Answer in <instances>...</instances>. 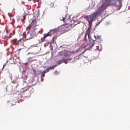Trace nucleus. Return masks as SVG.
I'll use <instances>...</instances> for the list:
<instances>
[{"label":"nucleus","mask_w":130,"mask_h":130,"mask_svg":"<svg viewBox=\"0 0 130 130\" xmlns=\"http://www.w3.org/2000/svg\"><path fill=\"white\" fill-rule=\"evenodd\" d=\"M59 55L63 56V58L62 60H59L58 62V64L59 65L62 63L65 62V61L70 60L72 59V58H70L71 56L70 54L64 51H62L59 53Z\"/></svg>","instance_id":"1"},{"label":"nucleus","mask_w":130,"mask_h":130,"mask_svg":"<svg viewBox=\"0 0 130 130\" xmlns=\"http://www.w3.org/2000/svg\"><path fill=\"white\" fill-rule=\"evenodd\" d=\"M28 62H27V63H25V65H27V64H28Z\"/></svg>","instance_id":"29"},{"label":"nucleus","mask_w":130,"mask_h":130,"mask_svg":"<svg viewBox=\"0 0 130 130\" xmlns=\"http://www.w3.org/2000/svg\"><path fill=\"white\" fill-rule=\"evenodd\" d=\"M31 0H29V1H31Z\"/></svg>","instance_id":"33"},{"label":"nucleus","mask_w":130,"mask_h":130,"mask_svg":"<svg viewBox=\"0 0 130 130\" xmlns=\"http://www.w3.org/2000/svg\"><path fill=\"white\" fill-rule=\"evenodd\" d=\"M116 5L117 6V5L116 4Z\"/></svg>","instance_id":"32"},{"label":"nucleus","mask_w":130,"mask_h":130,"mask_svg":"<svg viewBox=\"0 0 130 130\" xmlns=\"http://www.w3.org/2000/svg\"><path fill=\"white\" fill-rule=\"evenodd\" d=\"M45 72H44V71H43L41 73V76L44 77L45 76Z\"/></svg>","instance_id":"12"},{"label":"nucleus","mask_w":130,"mask_h":130,"mask_svg":"<svg viewBox=\"0 0 130 130\" xmlns=\"http://www.w3.org/2000/svg\"><path fill=\"white\" fill-rule=\"evenodd\" d=\"M36 33L34 30L30 31L25 34V38L26 40H28L32 38L34 36L36 35Z\"/></svg>","instance_id":"5"},{"label":"nucleus","mask_w":130,"mask_h":130,"mask_svg":"<svg viewBox=\"0 0 130 130\" xmlns=\"http://www.w3.org/2000/svg\"><path fill=\"white\" fill-rule=\"evenodd\" d=\"M75 58H76V57H74V59H75Z\"/></svg>","instance_id":"31"},{"label":"nucleus","mask_w":130,"mask_h":130,"mask_svg":"<svg viewBox=\"0 0 130 130\" xmlns=\"http://www.w3.org/2000/svg\"><path fill=\"white\" fill-rule=\"evenodd\" d=\"M56 66H53L51 67L48 68V69H53Z\"/></svg>","instance_id":"18"},{"label":"nucleus","mask_w":130,"mask_h":130,"mask_svg":"<svg viewBox=\"0 0 130 130\" xmlns=\"http://www.w3.org/2000/svg\"><path fill=\"white\" fill-rule=\"evenodd\" d=\"M65 18H62V17H60V20H61V21L63 20V21H64V20Z\"/></svg>","instance_id":"17"},{"label":"nucleus","mask_w":130,"mask_h":130,"mask_svg":"<svg viewBox=\"0 0 130 130\" xmlns=\"http://www.w3.org/2000/svg\"><path fill=\"white\" fill-rule=\"evenodd\" d=\"M12 35V34L11 33L10 34V36L9 37H8V38H10V37H11V35Z\"/></svg>","instance_id":"22"},{"label":"nucleus","mask_w":130,"mask_h":130,"mask_svg":"<svg viewBox=\"0 0 130 130\" xmlns=\"http://www.w3.org/2000/svg\"><path fill=\"white\" fill-rule=\"evenodd\" d=\"M108 5V4L106 2H103L101 3L97 11L95 13L98 15L102 12Z\"/></svg>","instance_id":"2"},{"label":"nucleus","mask_w":130,"mask_h":130,"mask_svg":"<svg viewBox=\"0 0 130 130\" xmlns=\"http://www.w3.org/2000/svg\"><path fill=\"white\" fill-rule=\"evenodd\" d=\"M12 35V34L11 33L10 34V36L9 37H8V38H10V37H11V35Z\"/></svg>","instance_id":"21"},{"label":"nucleus","mask_w":130,"mask_h":130,"mask_svg":"<svg viewBox=\"0 0 130 130\" xmlns=\"http://www.w3.org/2000/svg\"><path fill=\"white\" fill-rule=\"evenodd\" d=\"M1 73H0V79H1Z\"/></svg>","instance_id":"30"},{"label":"nucleus","mask_w":130,"mask_h":130,"mask_svg":"<svg viewBox=\"0 0 130 130\" xmlns=\"http://www.w3.org/2000/svg\"><path fill=\"white\" fill-rule=\"evenodd\" d=\"M49 44V43H46L44 44V46L45 47L46 46H48Z\"/></svg>","instance_id":"14"},{"label":"nucleus","mask_w":130,"mask_h":130,"mask_svg":"<svg viewBox=\"0 0 130 130\" xmlns=\"http://www.w3.org/2000/svg\"><path fill=\"white\" fill-rule=\"evenodd\" d=\"M26 14H25L24 16H23V18H24V19H25V18H26Z\"/></svg>","instance_id":"26"},{"label":"nucleus","mask_w":130,"mask_h":130,"mask_svg":"<svg viewBox=\"0 0 130 130\" xmlns=\"http://www.w3.org/2000/svg\"><path fill=\"white\" fill-rule=\"evenodd\" d=\"M56 31V29H51L49 32L47 33L44 34V36L41 39V40L42 42L45 41V38L48 36H51L53 35Z\"/></svg>","instance_id":"4"},{"label":"nucleus","mask_w":130,"mask_h":130,"mask_svg":"<svg viewBox=\"0 0 130 130\" xmlns=\"http://www.w3.org/2000/svg\"><path fill=\"white\" fill-rule=\"evenodd\" d=\"M97 15L94 12L89 15L86 16V18L89 22V27L88 29H91L92 25V21L95 19V17Z\"/></svg>","instance_id":"3"},{"label":"nucleus","mask_w":130,"mask_h":130,"mask_svg":"<svg viewBox=\"0 0 130 130\" xmlns=\"http://www.w3.org/2000/svg\"><path fill=\"white\" fill-rule=\"evenodd\" d=\"M63 28H64V29H65V28H66V27H65V26H63Z\"/></svg>","instance_id":"28"},{"label":"nucleus","mask_w":130,"mask_h":130,"mask_svg":"<svg viewBox=\"0 0 130 130\" xmlns=\"http://www.w3.org/2000/svg\"><path fill=\"white\" fill-rule=\"evenodd\" d=\"M21 39H20L19 41H17V40L16 39L12 40V41L14 42L13 44L16 45L20 44V43L21 42Z\"/></svg>","instance_id":"10"},{"label":"nucleus","mask_w":130,"mask_h":130,"mask_svg":"<svg viewBox=\"0 0 130 130\" xmlns=\"http://www.w3.org/2000/svg\"><path fill=\"white\" fill-rule=\"evenodd\" d=\"M37 22V21L36 19H34L32 20L31 22L29 24L28 26L29 28H30L32 27H33L35 29V28L36 27V26L38 25L36 24V23Z\"/></svg>","instance_id":"6"},{"label":"nucleus","mask_w":130,"mask_h":130,"mask_svg":"<svg viewBox=\"0 0 130 130\" xmlns=\"http://www.w3.org/2000/svg\"><path fill=\"white\" fill-rule=\"evenodd\" d=\"M85 52V51H84L80 55H82L83 54H84Z\"/></svg>","instance_id":"27"},{"label":"nucleus","mask_w":130,"mask_h":130,"mask_svg":"<svg viewBox=\"0 0 130 130\" xmlns=\"http://www.w3.org/2000/svg\"><path fill=\"white\" fill-rule=\"evenodd\" d=\"M94 37L95 38L94 39L92 40L93 41V43L92 44V45L91 46H90V48L94 46V44H95L94 41H95L96 40H99L100 41V40L101 39V36H98L97 37L96 36L94 35Z\"/></svg>","instance_id":"8"},{"label":"nucleus","mask_w":130,"mask_h":130,"mask_svg":"<svg viewBox=\"0 0 130 130\" xmlns=\"http://www.w3.org/2000/svg\"><path fill=\"white\" fill-rule=\"evenodd\" d=\"M6 66V64H4L3 65V68H4V67Z\"/></svg>","instance_id":"25"},{"label":"nucleus","mask_w":130,"mask_h":130,"mask_svg":"<svg viewBox=\"0 0 130 130\" xmlns=\"http://www.w3.org/2000/svg\"><path fill=\"white\" fill-rule=\"evenodd\" d=\"M90 29H88L86 31V32L85 34L84 37V40L85 41L86 40V37L87 36V35H88V37L89 39V40L90 41V39H91V37L90 36Z\"/></svg>","instance_id":"7"},{"label":"nucleus","mask_w":130,"mask_h":130,"mask_svg":"<svg viewBox=\"0 0 130 130\" xmlns=\"http://www.w3.org/2000/svg\"><path fill=\"white\" fill-rule=\"evenodd\" d=\"M15 31H14V30H13V32H12V35H13L14 34H15Z\"/></svg>","instance_id":"24"},{"label":"nucleus","mask_w":130,"mask_h":130,"mask_svg":"<svg viewBox=\"0 0 130 130\" xmlns=\"http://www.w3.org/2000/svg\"><path fill=\"white\" fill-rule=\"evenodd\" d=\"M50 70V69H48V68H47V69L43 71L44 72H45V73L46 72H47L49 71V70Z\"/></svg>","instance_id":"15"},{"label":"nucleus","mask_w":130,"mask_h":130,"mask_svg":"<svg viewBox=\"0 0 130 130\" xmlns=\"http://www.w3.org/2000/svg\"><path fill=\"white\" fill-rule=\"evenodd\" d=\"M22 77L25 79H26L27 78V75H26L24 73H23Z\"/></svg>","instance_id":"11"},{"label":"nucleus","mask_w":130,"mask_h":130,"mask_svg":"<svg viewBox=\"0 0 130 130\" xmlns=\"http://www.w3.org/2000/svg\"><path fill=\"white\" fill-rule=\"evenodd\" d=\"M56 37H54L52 39V40H53V42L54 41V39H56Z\"/></svg>","instance_id":"20"},{"label":"nucleus","mask_w":130,"mask_h":130,"mask_svg":"<svg viewBox=\"0 0 130 130\" xmlns=\"http://www.w3.org/2000/svg\"><path fill=\"white\" fill-rule=\"evenodd\" d=\"M54 5V3H52L50 4V6L51 7H52L53 6V5Z\"/></svg>","instance_id":"19"},{"label":"nucleus","mask_w":130,"mask_h":130,"mask_svg":"<svg viewBox=\"0 0 130 130\" xmlns=\"http://www.w3.org/2000/svg\"><path fill=\"white\" fill-rule=\"evenodd\" d=\"M100 22L98 23H97L96 25V26H98V25H99L100 24Z\"/></svg>","instance_id":"23"},{"label":"nucleus","mask_w":130,"mask_h":130,"mask_svg":"<svg viewBox=\"0 0 130 130\" xmlns=\"http://www.w3.org/2000/svg\"><path fill=\"white\" fill-rule=\"evenodd\" d=\"M118 2L119 3V5H118V6L120 8L121 6V4L120 1H118V2Z\"/></svg>","instance_id":"13"},{"label":"nucleus","mask_w":130,"mask_h":130,"mask_svg":"<svg viewBox=\"0 0 130 130\" xmlns=\"http://www.w3.org/2000/svg\"><path fill=\"white\" fill-rule=\"evenodd\" d=\"M32 72L34 74H36V75L37 74L36 73V71L34 69H33Z\"/></svg>","instance_id":"16"},{"label":"nucleus","mask_w":130,"mask_h":130,"mask_svg":"<svg viewBox=\"0 0 130 130\" xmlns=\"http://www.w3.org/2000/svg\"><path fill=\"white\" fill-rule=\"evenodd\" d=\"M24 91H25L28 90H29V91H30V93L33 92L34 91L33 88H32L31 86H28L25 87L24 88Z\"/></svg>","instance_id":"9"}]
</instances>
